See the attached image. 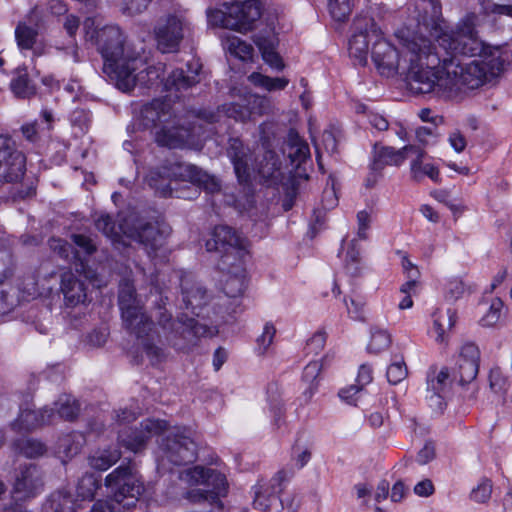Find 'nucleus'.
Masks as SVG:
<instances>
[{
	"mask_svg": "<svg viewBox=\"0 0 512 512\" xmlns=\"http://www.w3.org/2000/svg\"><path fill=\"white\" fill-rule=\"evenodd\" d=\"M478 16L465 15L454 28H440L436 44L423 37L399 39V47L380 32L373 42L371 58L377 71L395 76L402 67L415 94L457 97L464 89H477L497 80L509 62L500 46L486 45L476 30Z\"/></svg>",
	"mask_w": 512,
	"mask_h": 512,
	"instance_id": "1",
	"label": "nucleus"
},
{
	"mask_svg": "<svg viewBox=\"0 0 512 512\" xmlns=\"http://www.w3.org/2000/svg\"><path fill=\"white\" fill-rule=\"evenodd\" d=\"M100 25L97 18H86L83 22L85 38L94 43L101 53L104 59V73L116 82L118 89L129 92L135 84V79L131 75V69L135 67L130 66L135 61H130L131 57L125 54L124 37L119 27Z\"/></svg>",
	"mask_w": 512,
	"mask_h": 512,
	"instance_id": "2",
	"label": "nucleus"
},
{
	"mask_svg": "<svg viewBox=\"0 0 512 512\" xmlns=\"http://www.w3.org/2000/svg\"><path fill=\"white\" fill-rule=\"evenodd\" d=\"M170 99H154L141 109L143 125L146 128H159L155 131V141L160 146L179 148L194 146L205 139L203 126L193 123L190 128L178 127L172 119L174 110Z\"/></svg>",
	"mask_w": 512,
	"mask_h": 512,
	"instance_id": "3",
	"label": "nucleus"
},
{
	"mask_svg": "<svg viewBox=\"0 0 512 512\" xmlns=\"http://www.w3.org/2000/svg\"><path fill=\"white\" fill-rule=\"evenodd\" d=\"M118 303L123 322L128 330L141 339V346L152 364L158 363L163 358V351L149 338L153 328V322L143 310L141 300L137 297L133 283L124 279L119 285Z\"/></svg>",
	"mask_w": 512,
	"mask_h": 512,
	"instance_id": "4",
	"label": "nucleus"
},
{
	"mask_svg": "<svg viewBox=\"0 0 512 512\" xmlns=\"http://www.w3.org/2000/svg\"><path fill=\"white\" fill-rule=\"evenodd\" d=\"M145 179L148 185L155 189L156 193L164 197L172 195L169 184L171 179L188 181L202 187L209 193L220 190V183L214 176L209 175L195 165L176 160H167L162 167L150 170Z\"/></svg>",
	"mask_w": 512,
	"mask_h": 512,
	"instance_id": "5",
	"label": "nucleus"
},
{
	"mask_svg": "<svg viewBox=\"0 0 512 512\" xmlns=\"http://www.w3.org/2000/svg\"><path fill=\"white\" fill-rule=\"evenodd\" d=\"M159 323L167 330V342L176 350L183 352L196 346L201 337H211L216 334L215 327L208 326L187 315H181L177 320L171 322L169 314L159 312Z\"/></svg>",
	"mask_w": 512,
	"mask_h": 512,
	"instance_id": "6",
	"label": "nucleus"
},
{
	"mask_svg": "<svg viewBox=\"0 0 512 512\" xmlns=\"http://www.w3.org/2000/svg\"><path fill=\"white\" fill-rule=\"evenodd\" d=\"M183 479L190 485H203L205 488L191 489L185 494V498L192 503L209 502L220 503L219 497L227 492V481L224 474L210 468L195 466L187 469Z\"/></svg>",
	"mask_w": 512,
	"mask_h": 512,
	"instance_id": "7",
	"label": "nucleus"
},
{
	"mask_svg": "<svg viewBox=\"0 0 512 512\" xmlns=\"http://www.w3.org/2000/svg\"><path fill=\"white\" fill-rule=\"evenodd\" d=\"M105 485L112 490V498L125 512L134 507L144 491L137 472L129 465L119 466L105 478Z\"/></svg>",
	"mask_w": 512,
	"mask_h": 512,
	"instance_id": "8",
	"label": "nucleus"
},
{
	"mask_svg": "<svg viewBox=\"0 0 512 512\" xmlns=\"http://www.w3.org/2000/svg\"><path fill=\"white\" fill-rule=\"evenodd\" d=\"M205 246L207 251L221 254L220 269H226L231 261L245 259L248 254L246 239L226 225L216 226Z\"/></svg>",
	"mask_w": 512,
	"mask_h": 512,
	"instance_id": "9",
	"label": "nucleus"
},
{
	"mask_svg": "<svg viewBox=\"0 0 512 512\" xmlns=\"http://www.w3.org/2000/svg\"><path fill=\"white\" fill-rule=\"evenodd\" d=\"M101 487V478L93 473H85L78 481L76 499L64 492L51 495L44 506V512H76L82 508V502L92 501Z\"/></svg>",
	"mask_w": 512,
	"mask_h": 512,
	"instance_id": "10",
	"label": "nucleus"
},
{
	"mask_svg": "<svg viewBox=\"0 0 512 512\" xmlns=\"http://www.w3.org/2000/svg\"><path fill=\"white\" fill-rule=\"evenodd\" d=\"M162 461L174 465L193 462L197 456V445L186 428H175L162 440L160 446Z\"/></svg>",
	"mask_w": 512,
	"mask_h": 512,
	"instance_id": "11",
	"label": "nucleus"
},
{
	"mask_svg": "<svg viewBox=\"0 0 512 512\" xmlns=\"http://www.w3.org/2000/svg\"><path fill=\"white\" fill-rule=\"evenodd\" d=\"M119 229L129 238L137 240L147 250L156 251L164 244L169 234L167 227L153 223H142L134 215L123 219L119 223Z\"/></svg>",
	"mask_w": 512,
	"mask_h": 512,
	"instance_id": "12",
	"label": "nucleus"
},
{
	"mask_svg": "<svg viewBox=\"0 0 512 512\" xmlns=\"http://www.w3.org/2000/svg\"><path fill=\"white\" fill-rule=\"evenodd\" d=\"M380 32L373 18L366 15L357 16L353 21L352 35L349 40L350 57L355 59L358 64L365 65L369 44H373Z\"/></svg>",
	"mask_w": 512,
	"mask_h": 512,
	"instance_id": "13",
	"label": "nucleus"
},
{
	"mask_svg": "<svg viewBox=\"0 0 512 512\" xmlns=\"http://www.w3.org/2000/svg\"><path fill=\"white\" fill-rule=\"evenodd\" d=\"M25 171V155L10 137L0 135V184L20 181Z\"/></svg>",
	"mask_w": 512,
	"mask_h": 512,
	"instance_id": "14",
	"label": "nucleus"
},
{
	"mask_svg": "<svg viewBox=\"0 0 512 512\" xmlns=\"http://www.w3.org/2000/svg\"><path fill=\"white\" fill-rule=\"evenodd\" d=\"M167 422L159 419H146L140 423L136 429L125 427L118 432L119 443L127 450L134 453L144 449L147 440L159 433L165 431Z\"/></svg>",
	"mask_w": 512,
	"mask_h": 512,
	"instance_id": "15",
	"label": "nucleus"
},
{
	"mask_svg": "<svg viewBox=\"0 0 512 512\" xmlns=\"http://www.w3.org/2000/svg\"><path fill=\"white\" fill-rule=\"evenodd\" d=\"M228 9V29L245 33L253 28L261 17L262 7L258 0L236 1Z\"/></svg>",
	"mask_w": 512,
	"mask_h": 512,
	"instance_id": "16",
	"label": "nucleus"
},
{
	"mask_svg": "<svg viewBox=\"0 0 512 512\" xmlns=\"http://www.w3.org/2000/svg\"><path fill=\"white\" fill-rule=\"evenodd\" d=\"M185 28L184 20L176 15L161 18L154 29L158 48L163 53L175 50L183 39Z\"/></svg>",
	"mask_w": 512,
	"mask_h": 512,
	"instance_id": "17",
	"label": "nucleus"
},
{
	"mask_svg": "<svg viewBox=\"0 0 512 512\" xmlns=\"http://www.w3.org/2000/svg\"><path fill=\"white\" fill-rule=\"evenodd\" d=\"M288 478L287 472L280 470L269 481H258L252 488L254 493L253 507L262 512L268 511L282 491V483Z\"/></svg>",
	"mask_w": 512,
	"mask_h": 512,
	"instance_id": "18",
	"label": "nucleus"
},
{
	"mask_svg": "<svg viewBox=\"0 0 512 512\" xmlns=\"http://www.w3.org/2000/svg\"><path fill=\"white\" fill-rule=\"evenodd\" d=\"M42 488V473L36 466L28 465L19 469L13 486V494L17 499L34 497Z\"/></svg>",
	"mask_w": 512,
	"mask_h": 512,
	"instance_id": "19",
	"label": "nucleus"
},
{
	"mask_svg": "<svg viewBox=\"0 0 512 512\" xmlns=\"http://www.w3.org/2000/svg\"><path fill=\"white\" fill-rule=\"evenodd\" d=\"M480 351L473 343L464 344L456 362L455 377H459L461 385L475 380L479 371Z\"/></svg>",
	"mask_w": 512,
	"mask_h": 512,
	"instance_id": "20",
	"label": "nucleus"
},
{
	"mask_svg": "<svg viewBox=\"0 0 512 512\" xmlns=\"http://www.w3.org/2000/svg\"><path fill=\"white\" fill-rule=\"evenodd\" d=\"M181 295L184 308L199 316L198 310L208 301L206 289L192 275H184L181 278Z\"/></svg>",
	"mask_w": 512,
	"mask_h": 512,
	"instance_id": "21",
	"label": "nucleus"
},
{
	"mask_svg": "<svg viewBox=\"0 0 512 512\" xmlns=\"http://www.w3.org/2000/svg\"><path fill=\"white\" fill-rule=\"evenodd\" d=\"M411 147L407 145L400 149L391 146L374 145L370 168L373 173L380 174L386 166H400L407 159Z\"/></svg>",
	"mask_w": 512,
	"mask_h": 512,
	"instance_id": "22",
	"label": "nucleus"
},
{
	"mask_svg": "<svg viewBox=\"0 0 512 512\" xmlns=\"http://www.w3.org/2000/svg\"><path fill=\"white\" fill-rule=\"evenodd\" d=\"M49 246L50 248L56 252L60 257L64 259H70L75 258L80 260V269H76V271L80 274H83V276L95 287L100 288L104 286L106 283L105 281L99 276V274L94 271L93 269L87 267L83 261L81 260L78 252H74L72 246L58 238H52L49 240Z\"/></svg>",
	"mask_w": 512,
	"mask_h": 512,
	"instance_id": "23",
	"label": "nucleus"
},
{
	"mask_svg": "<svg viewBox=\"0 0 512 512\" xmlns=\"http://www.w3.org/2000/svg\"><path fill=\"white\" fill-rule=\"evenodd\" d=\"M228 155L233 163L238 180L241 183L248 182L251 171L255 170L252 165V158L248 153V149L243 146L239 139H231L228 148Z\"/></svg>",
	"mask_w": 512,
	"mask_h": 512,
	"instance_id": "24",
	"label": "nucleus"
},
{
	"mask_svg": "<svg viewBox=\"0 0 512 512\" xmlns=\"http://www.w3.org/2000/svg\"><path fill=\"white\" fill-rule=\"evenodd\" d=\"M245 259L231 261L224 272L222 280L223 291L228 297L240 296L245 288Z\"/></svg>",
	"mask_w": 512,
	"mask_h": 512,
	"instance_id": "25",
	"label": "nucleus"
},
{
	"mask_svg": "<svg viewBox=\"0 0 512 512\" xmlns=\"http://www.w3.org/2000/svg\"><path fill=\"white\" fill-rule=\"evenodd\" d=\"M201 65L197 62H190L187 64V71L182 69L174 70L164 82V89L167 92H181L192 87L199 82L198 74Z\"/></svg>",
	"mask_w": 512,
	"mask_h": 512,
	"instance_id": "26",
	"label": "nucleus"
},
{
	"mask_svg": "<svg viewBox=\"0 0 512 512\" xmlns=\"http://www.w3.org/2000/svg\"><path fill=\"white\" fill-rule=\"evenodd\" d=\"M54 416L53 410L48 408L40 411H34L29 407L21 408L20 414L12 426L19 432L30 431L41 425L53 422Z\"/></svg>",
	"mask_w": 512,
	"mask_h": 512,
	"instance_id": "27",
	"label": "nucleus"
},
{
	"mask_svg": "<svg viewBox=\"0 0 512 512\" xmlns=\"http://www.w3.org/2000/svg\"><path fill=\"white\" fill-rule=\"evenodd\" d=\"M60 289L66 306L75 307L85 303L87 298L86 288L73 272L66 271L62 273Z\"/></svg>",
	"mask_w": 512,
	"mask_h": 512,
	"instance_id": "28",
	"label": "nucleus"
},
{
	"mask_svg": "<svg viewBox=\"0 0 512 512\" xmlns=\"http://www.w3.org/2000/svg\"><path fill=\"white\" fill-rule=\"evenodd\" d=\"M220 113H223L227 117L238 121H245L250 118V109L248 108V104L241 100V103L232 102L229 104H224L220 109H218L217 114L206 111L199 113L197 116V123L202 120L207 123L216 122L220 117Z\"/></svg>",
	"mask_w": 512,
	"mask_h": 512,
	"instance_id": "29",
	"label": "nucleus"
},
{
	"mask_svg": "<svg viewBox=\"0 0 512 512\" xmlns=\"http://www.w3.org/2000/svg\"><path fill=\"white\" fill-rule=\"evenodd\" d=\"M283 152L290 159L291 164L296 167L300 166L310 155L308 144L293 131L289 133Z\"/></svg>",
	"mask_w": 512,
	"mask_h": 512,
	"instance_id": "30",
	"label": "nucleus"
},
{
	"mask_svg": "<svg viewBox=\"0 0 512 512\" xmlns=\"http://www.w3.org/2000/svg\"><path fill=\"white\" fill-rule=\"evenodd\" d=\"M129 60L135 61V68L131 69V75L135 79V84L129 91H131L136 86L137 83L146 87H152L158 85L159 83H162L161 76L165 71V65L163 63H158L156 65L149 66L145 70L140 71L137 75H134V71L137 69V64L139 60H137L136 58H130ZM130 66H133V64H130Z\"/></svg>",
	"mask_w": 512,
	"mask_h": 512,
	"instance_id": "31",
	"label": "nucleus"
},
{
	"mask_svg": "<svg viewBox=\"0 0 512 512\" xmlns=\"http://www.w3.org/2000/svg\"><path fill=\"white\" fill-rule=\"evenodd\" d=\"M38 31L25 22H20L15 28V39L21 50H33L34 54L41 55L42 47L37 45Z\"/></svg>",
	"mask_w": 512,
	"mask_h": 512,
	"instance_id": "32",
	"label": "nucleus"
},
{
	"mask_svg": "<svg viewBox=\"0 0 512 512\" xmlns=\"http://www.w3.org/2000/svg\"><path fill=\"white\" fill-rule=\"evenodd\" d=\"M85 444V437L80 432H73L59 438L57 442V453L66 458L78 454Z\"/></svg>",
	"mask_w": 512,
	"mask_h": 512,
	"instance_id": "33",
	"label": "nucleus"
},
{
	"mask_svg": "<svg viewBox=\"0 0 512 512\" xmlns=\"http://www.w3.org/2000/svg\"><path fill=\"white\" fill-rule=\"evenodd\" d=\"M121 457L117 448L98 449L89 457V465L100 471H105L115 464Z\"/></svg>",
	"mask_w": 512,
	"mask_h": 512,
	"instance_id": "34",
	"label": "nucleus"
},
{
	"mask_svg": "<svg viewBox=\"0 0 512 512\" xmlns=\"http://www.w3.org/2000/svg\"><path fill=\"white\" fill-rule=\"evenodd\" d=\"M51 409L55 415L54 419L60 417L65 420H73L79 413L77 401L69 395L60 396Z\"/></svg>",
	"mask_w": 512,
	"mask_h": 512,
	"instance_id": "35",
	"label": "nucleus"
},
{
	"mask_svg": "<svg viewBox=\"0 0 512 512\" xmlns=\"http://www.w3.org/2000/svg\"><path fill=\"white\" fill-rule=\"evenodd\" d=\"M434 328L437 332V341H444L445 333L450 330L456 321V313L452 309H437L433 314Z\"/></svg>",
	"mask_w": 512,
	"mask_h": 512,
	"instance_id": "36",
	"label": "nucleus"
},
{
	"mask_svg": "<svg viewBox=\"0 0 512 512\" xmlns=\"http://www.w3.org/2000/svg\"><path fill=\"white\" fill-rule=\"evenodd\" d=\"M224 48L233 56L247 61L252 58L253 47L237 36H227L223 40Z\"/></svg>",
	"mask_w": 512,
	"mask_h": 512,
	"instance_id": "37",
	"label": "nucleus"
},
{
	"mask_svg": "<svg viewBox=\"0 0 512 512\" xmlns=\"http://www.w3.org/2000/svg\"><path fill=\"white\" fill-rule=\"evenodd\" d=\"M248 79L255 86L261 87L269 92L283 90L289 84V79L286 77L272 78L258 72L250 74Z\"/></svg>",
	"mask_w": 512,
	"mask_h": 512,
	"instance_id": "38",
	"label": "nucleus"
},
{
	"mask_svg": "<svg viewBox=\"0 0 512 512\" xmlns=\"http://www.w3.org/2000/svg\"><path fill=\"white\" fill-rule=\"evenodd\" d=\"M10 87L14 95L19 98H29L35 94V86L28 78L25 70L17 72V76L12 79Z\"/></svg>",
	"mask_w": 512,
	"mask_h": 512,
	"instance_id": "39",
	"label": "nucleus"
},
{
	"mask_svg": "<svg viewBox=\"0 0 512 512\" xmlns=\"http://www.w3.org/2000/svg\"><path fill=\"white\" fill-rule=\"evenodd\" d=\"M322 365L319 361L309 362L303 370V381L308 384L307 389L303 392L305 401L308 402L317 389L316 380L320 374Z\"/></svg>",
	"mask_w": 512,
	"mask_h": 512,
	"instance_id": "40",
	"label": "nucleus"
},
{
	"mask_svg": "<svg viewBox=\"0 0 512 512\" xmlns=\"http://www.w3.org/2000/svg\"><path fill=\"white\" fill-rule=\"evenodd\" d=\"M242 101L248 104V108L250 109V117L252 115L261 116L268 114L272 111L273 108L272 101L267 96L247 94L242 99Z\"/></svg>",
	"mask_w": 512,
	"mask_h": 512,
	"instance_id": "41",
	"label": "nucleus"
},
{
	"mask_svg": "<svg viewBox=\"0 0 512 512\" xmlns=\"http://www.w3.org/2000/svg\"><path fill=\"white\" fill-rule=\"evenodd\" d=\"M360 249L356 240H352L349 244L345 258V269L352 276H358L361 272Z\"/></svg>",
	"mask_w": 512,
	"mask_h": 512,
	"instance_id": "42",
	"label": "nucleus"
},
{
	"mask_svg": "<svg viewBox=\"0 0 512 512\" xmlns=\"http://www.w3.org/2000/svg\"><path fill=\"white\" fill-rule=\"evenodd\" d=\"M428 390L433 392V396H436V400L439 401L441 393L448 387L449 384V372L446 368L441 369L435 376H428L427 380Z\"/></svg>",
	"mask_w": 512,
	"mask_h": 512,
	"instance_id": "43",
	"label": "nucleus"
},
{
	"mask_svg": "<svg viewBox=\"0 0 512 512\" xmlns=\"http://www.w3.org/2000/svg\"><path fill=\"white\" fill-rule=\"evenodd\" d=\"M17 449L20 454L27 458H34L41 456L45 452L44 445L34 439H22L17 442Z\"/></svg>",
	"mask_w": 512,
	"mask_h": 512,
	"instance_id": "44",
	"label": "nucleus"
},
{
	"mask_svg": "<svg viewBox=\"0 0 512 512\" xmlns=\"http://www.w3.org/2000/svg\"><path fill=\"white\" fill-rule=\"evenodd\" d=\"M329 12L336 21H344L352 11L351 0H329Z\"/></svg>",
	"mask_w": 512,
	"mask_h": 512,
	"instance_id": "45",
	"label": "nucleus"
},
{
	"mask_svg": "<svg viewBox=\"0 0 512 512\" xmlns=\"http://www.w3.org/2000/svg\"><path fill=\"white\" fill-rule=\"evenodd\" d=\"M407 374V366L402 359H395L387 368V379L394 385L403 381Z\"/></svg>",
	"mask_w": 512,
	"mask_h": 512,
	"instance_id": "46",
	"label": "nucleus"
},
{
	"mask_svg": "<svg viewBox=\"0 0 512 512\" xmlns=\"http://www.w3.org/2000/svg\"><path fill=\"white\" fill-rule=\"evenodd\" d=\"M503 306L504 304L500 298L493 299L489 310L480 320L481 325L484 327L494 326L500 319Z\"/></svg>",
	"mask_w": 512,
	"mask_h": 512,
	"instance_id": "47",
	"label": "nucleus"
},
{
	"mask_svg": "<svg viewBox=\"0 0 512 512\" xmlns=\"http://www.w3.org/2000/svg\"><path fill=\"white\" fill-rule=\"evenodd\" d=\"M390 335L383 330H377L372 333L368 351L371 353H379L387 349L390 345Z\"/></svg>",
	"mask_w": 512,
	"mask_h": 512,
	"instance_id": "48",
	"label": "nucleus"
},
{
	"mask_svg": "<svg viewBox=\"0 0 512 512\" xmlns=\"http://www.w3.org/2000/svg\"><path fill=\"white\" fill-rule=\"evenodd\" d=\"M276 334V328L271 323H266L262 334L257 338L256 350L258 354H265L273 343Z\"/></svg>",
	"mask_w": 512,
	"mask_h": 512,
	"instance_id": "49",
	"label": "nucleus"
},
{
	"mask_svg": "<svg viewBox=\"0 0 512 512\" xmlns=\"http://www.w3.org/2000/svg\"><path fill=\"white\" fill-rule=\"evenodd\" d=\"M407 147H411L413 149L409 150V153H413L416 155V158L411 161L410 171L414 180L421 181V169L425 164L423 163V158L426 155L425 150L417 145H407Z\"/></svg>",
	"mask_w": 512,
	"mask_h": 512,
	"instance_id": "50",
	"label": "nucleus"
},
{
	"mask_svg": "<svg viewBox=\"0 0 512 512\" xmlns=\"http://www.w3.org/2000/svg\"><path fill=\"white\" fill-rule=\"evenodd\" d=\"M96 228L109 238L115 239L123 232L116 228L115 223L109 215H100L95 220Z\"/></svg>",
	"mask_w": 512,
	"mask_h": 512,
	"instance_id": "51",
	"label": "nucleus"
},
{
	"mask_svg": "<svg viewBox=\"0 0 512 512\" xmlns=\"http://www.w3.org/2000/svg\"><path fill=\"white\" fill-rule=\"evenodd\" d=\"M466 291V286L462 280L452 279L446 285L445 298L448 301H456L462 298Z\"/></svg>",
	"mask_w": 512,
	"mask_h": 512,
	"instance_id": "52",
	"label": "nucleus"
},
{
	"mask_svg": "<svg viewBox=\"0 0 512 512\" xmlns=\"http://www.w3.org/2000/svg\"><path fill=\"white\" fill-rule=\"evenodd\" d=\"M492 493V484L489 480L485 479L482 480L477 487H475L471 492V499L479 502L484 503L486 502Z\"/></svg>",
	"mask_w": 512,
	"mask_h": 512,
	"instance_id": "53",
	"label": "nucleus"
},
{
	"mask_svg": "<svg viewBox=\"0 0 512 512\" xmlns=\"http://www.w3.org/2000/svg\"><path fill=\"white\" fill-rule=\"evenodd\" d=\"M71 240L84 255H91L96 251V244L89 236L83 234H72Z\"/></svg>",
	"mask_w": 512,
	"mask_h": 512,
	"instance_id": "54",
	"label": "nucleus"
},
{
	"mask_svg": "<svg viewBox=\"0 0 512 512\" xmlns=\"http://www.w3.org/2000/svg\"><path fill=\"white\" fill-rule=\"evenodd\" d=\"M225 11L220 9H208V22L214 26H220L228 29V9L229 4H225Z\"/></svg>",
	"mask_w": 512,
	"mask_h": 512,
	"instance_id": "55",
	"label": "nucleus"
},
{
	"mask_svg": "<svg viewBox=\"0 0 512 512\" xmlns=\"http://www.w3.org/2000/svg\"><path fill=\"white\" fill-rule=\"evenodd\" d=\"M416 139L419 146L423 149L431 143V139H436L438 137V133L436 128L430 127H418L415 131Z\"/></svg>",
	"mask_w": 512,
	"mask_h": 512,
	"instance_id": "56",
	"label": "nucleus"
},
{
	"mask_svg": "<svg viewBox=\"0 0 512 512\" xmlns=\"http://www.w3.org/2000/svg\"><path fill=\"white\" fill-rule=\"evenodd\" d=\"M371 217L370 214L362 210L357 213V236L360 240H366L368 238V229L370 227Z\"/></svg>",
	"mask_w": 512,
	"mask_h": 512,
	"instance_id": "57",
	"label": "nucleus"
},
{
	"mask_svg": "<svg viewBox=\"0 0 512 512\" xmlns=\"http://www.w3.org/2000/svg\"><path fill=\"white\" fill-rule=\"evenodd\" d=\"M344 302L351 318L355 320H362L364 318L363 308L365 303L361 299L350 298L349 303L347 299Z\"/></svg>",
	"mask_w": 512,
	"mask_h": 512,
	"instance_id": "58",
	"label": "nucleus"
},
{
	"mask_svg": "<svg viewBox=\"0 0 512 512\" xmlns=\"http://www.w3.org/2000/svg\"><path fill=\"white\" fill-rule=\"evenodd\" d=\"M265 159H268L269 162H267L265 165L261 163L257 168V171L262 177L269 178L272 177L274 172L279 169V164L272 152H268L265 156Z\"/></svg>",
	"mask_w": 512,
	"mask_h": 512,
	"instance_id": "59",
	"label": "nucleus"
},
{
	"mask_svg": "<svg viewBox=\"0 0 512 512\" xmlns=\"http://www.w3.org/2000/svg\"><path fill=\"white\" fill-rule=\"evenodd\" d=\"M325 343L326 333L318 331L308 340L306 349L309 353L318 354L324 348Z\"/></svg>",
	"mask_w": 512,
	"mask_h": 512,
	"instance_id": "60",
	"label": "nucleus"
},
{
	"mask_svg": "<svg viewBox=\"0 0 512 512\" xmlns=\"http://www.w3.org/2000/svg\"><path fill=\"white\" fill-rule=\"evenodd\" d=\"M361 391L362 390L359 386L351 385L347 388L341 389L339 391V397L347 404L356 405Z\"/></svg>",
	"mask_w": 512,
	"mask_h": 512,
	"instance_id": "61",
	"label": "nucleus"
},
{
	"mask_svg": "<svg viewBox=\"0 0 512 512\" xmlns=\"http://www.w3.org/2000/svg\"><path fill=\"white\" fill-rule=\"evenodd\" d=\"M108 333L106 329L93 330L87 335L86 342L93 348H98L106 343Z\"/></svg>",
	"mask_w": 512,
	"mask_h": 512,
	"instance_id": "62",
	"label": "nucleus"
},
{
	"mask_svg": "<svg viewBox=\"0 0 512 512\" xmlns=\"http://www.w3.org/2000/svg\"><path fill=\"white\" fill-rule=\"evenodd\" d=\"M373 380V372L370 366L363 364L360 366L357 379H356V386H359L361 390L364 386L371 383Z\"/></svg>",
	"mask_w": 512,
	"mask_h": 512,
	"instance_id": "63",
	"label": "nucleus"
},
{
	"mask_svg": "<svg viewBox=\"0 0 512 512\" xmlns=\"http://www.w3.org/2000/svg\"><path fill=\"white\" fill-rule=\"evenodd\" d=\"M448 141H449V144L451 145V147L457 153L463 152L465 150V148H466V145H467L466 138L458 130L452 132L449 135Z\"/></svg>",
	"mask_w": 512,
	"mask_h": 512,
	"instance_id": "64",
	"label": "nucleus"
}]
</instances>
